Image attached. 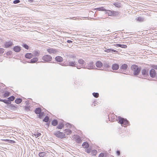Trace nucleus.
Segmentation results:
<instances>
[{
    "mask_svg": "<svg viewBox=\"0 0 157 157\" xmlns=\"http://www.w3.org/2000/svg\"><path fill=\"white\" fill-rule=\"evenodd\" d=\"M78 63H77V68L78 69H80L81 68H86V63L84 60L82 59H79L78 60Z\"/></svg>",
    "mask_w": 157,
    "mask_h": 157,
    "instance_id": "nucleus-3",
    "label": "nucleus"
},
{
    "mask_svg": "<svg viewBox=\"0 0 157 157\" xmlns=\"http://www.w3.org/2000/svg\"><path fill=\"white\" fill-rule=\"evenodd\" d=\"M58 124V121L56 119H54L52 121V124L53 126H56Z\"/></svg>",
    "mask_w": 157,
    "mask_h": 157,
    "instance_id": "nucleus-29",
    "label": "nucleus"
},
{
    "mask_svg": "<svg viewBox=\"0 0 157 157\" xmlns=\"http://www.w3.org/2000/svg\"><path fill=\"white\" fill-rule=\"evenodd\" d=\"M13 45V43L11 41H8L5 43V48H8L10 47Z\"/></svg>",
    "mask_w": 157,
    "mask_h": 157,
    "instance_id": "nucleus-14",
    "label": "nucleus"
},
{
    "mask_svg": "<svg viewBox=\"0 0 157 157\" xmlns=\"http://www.w3.org/2000/svg\"><path fill=\"white\" fill-rule=\"evenodd\" d=\"M128 67V65L126 64H123L120 67L121 69L124 70H126Z\"/></svg>",
    "mask_w": 157,
    "mask_h": 157,
    "instance_id": "nucleus-21",
    "label": "nucleus"
},
{
    "mask_svg": "<svg viewBox=\"0 0 157 157\" xmlns=\"http://www.w3.org/2000/svg\"><path fill=\"white\" fill-rule=\"evenodd\" d=\"M4 50L3 48H0V53H3L4 52Z\"/></svg>",
    "mask_w": 157,
    "mask_h": 157,
    "instance_id": "nucleus-50",
    "label": "nucleus"
},
{
    "mask_svg": "<svg viewBox=\"0 0 157 157\" xmlns=\"http://www.w3.org/2000/svg\"><path fill=\"white\" fill-rule=\"evenodd\" d=\"M9 107L11 109L15 110L17 109V105H14L12 104H10L9 105Z\"/></svg>",
    "mask_w": 157,
    "mask_h": 157,
    "instance_id": "nucleus-24",
    "label": "nucleus"
},
{
    "mask_svg": "<svg viewBox=\"0 0 157 157\" xmlns=\"http://www.w3.org/2000/svg\"><path fill=\"white\" fill-rule=\"evenodd\" d=\"M54 134L57 137L61 139L65 137V134L63 132H61L59 131L55 132Z\"/></svg>",
    "mask_w": 157,
    "mask_h": 157,
    "instance_id": "nucleus-5",
    "label": "nucleus"
},
{
    "mask_svg": "<svg viewBox=\"0 0 157 157\" xmlns=\"http://www.w3.org/2000/svg\"><path fill=\"white\" fill-rule=\"evenodd\" d=\"M97 103H98V102L96 101H94L92 103V105H94V106H96V104H97Z\"/></svg>",
    "mask_w": 157,
    "mask_h": 157,
    "instance_id": "nucleus-51",
    "label": "nucleus"
},
{
    "mask_svg": "<svg viewBox=\"0 0 157 157\" xmlns=\"http://www.w3.org/2000/svg\"><path fill=\"white\" fill-rule=\"evenodd\" d=\"M96 65L98 67H101L103 65L102 63L100 61H97L96 63Z\"/></svg>",
    "mask_w": 157,
    "mask_h": 157,
    "instance_id": "nucleus-23",
    "label": "nucleus"
},
{
    "mask_svg": "<svg viewBox=\"0 0 157 157\" xmlns=\"http://www.w3.org/2000/svg\"><path fill=\"white\" fill-rule=\"evenodd\" d=\"M82 146L84 148H87L89 147V145L87 142H86L83 143Z\"/></svg>",
    "mask_w": 157,
    "mask_h": 157,
    "instance_id": "nucleus-26",
    "label": "nucleus"
},
{
    "mask_svg": "<svg viewBox=\"0 0 157 157\" xmlns=\"http://www.w3.org/2000/svg\"><path fill=\"white\" fill-rule=\"evenodd\" d=\"M117 120L122 126L124 127L128 126L129 124V122L126 119L120 116L117 117Z\"/></svg>",
    "mask_w": 157,
    "mask_h": 157,
    "instance_id": "nucleus-1",
    "label": "nucleus"
},
{
    "mask_svg": "<svg viewBox=\"0 0 157 157\" xmlns=\"http://www.w3.org/2000/svg\"><path fill=\"white\" fill-rule=\"evenodd\" d=\"M22 101V99L20 98H17L15 99V102L17 104H19Z\"/></svg>",
    "mask_w": 157,
    "mask_h": 157,
    "instance_id": "nucleus-32",
    "label": "nucleus"
},
{
    "mask_svg": "<svg viewBox=\"0 0 157 157\" xmlns=\"http://www.w3.org/2000/svg\"><path fill=\"white\" fill-rule=\"evenodd\" d=\"M33 55L31 53H27L25 55V57L26 58L30 59L33 57Z\"/></svg>",
    "mask_w": 157,
    "mask_h": 157,
    "instance_id": "nucleus-22",
    "label": "nucleus"
},
{
    "mask_svg": "<svg viewBox=\"0 0 157 157\" xmlns=\"http://www.w3.org/2000/svg\"><path fill=\"white\" fill-rule=\"evenodd\" d=\"M20 0H15L13 1V3L14 4H17L20 3Z\"/></svg>",
    "mask_w": 157,
    "mask_h": 157,
    "instance_id": "nucleus-48",
    "label": "nucleus"
},
{
    "mask_svg": "<svg viewBox=\"0 0 157 157\" xmlns=\"http://www.w3.org/2000/svg\"><path fill=\"white\" fill-rule=\"evenodd\" d=\"M107 21H108V18L107 17L103 19L102 21H103V22H104V21L107 22Z\"/></svg>",
    "mask_w": 157,
    "mask_h": 157,
    "instance_id": "nucleus-55",
    "label": "nucleus"
},
{
    "mask_svg": "<svg viewBox=\"0 0 157 157\" xmlns=\"http://www.w3.org/2000/svg\"><path fill=\"white\" fill-rule=\"evenodd\" d=\"M33 134L34 136H36V138L40 136L41 135L40 133L39 132H35Z\"/></svg>",
    "mask_w": 157,
    "mask_h": 157,
    "instance_id": "nucleus-35",
    "label": "nucleus"
},
{
    "mask_svg": "<svg viewBox=\"0 0 157 157\" xmlns=\"http://www.w3.org/2000/svg\"><path fill=\"white\" fill-rule=\"evenodd\" d=\"M67 42L69 43H71L72 42V41L71 40H67Z\"/></svg>",
    "mask_w": 157,
    "mask_h": 157,
    "instance_id": "nucleus-57",
    "label": "nucleus"
},
{
    "mask_svg": "<svg viewBox=\"0 0 157 157\" xmlns=\"http://www.w3.org/2000/svg\"><path fill=\"white\" fill-rule=\"evenodd\" d=\"M66 127L69 128H72V126L70 123H67L66 124Z\"/></svg>",
    "mask_w": 157,
    "mask_h": 157,
    "instance_id": "nucleus-46",
    "label": "nucleus"
},
{
    "mask_svg": "<svg viewBox=\"0 0 157 157\" xmlns=\"http://www.w3.org/2000/svg\"><path fill=\"white\" fill-rule=\"evenodd\" d=\"M59 64L62 66H68V63L67 61L66 62H64L63 63H59Z\"/></svg>",
    "mask_w": 157,
    "mask_h": 157,
    "instance_id": "nucleus-34",
    "label": "nucleus"
},
{
    "mask_svg": "<svg viewBox=\"0 0 157 157\" xmlns=\"http://www.w3.org/2000/svg\"><path fill=\"white\" fill-rule=\"evenodd\" d=\"M137 20L140 22H142L144 20V18L142 17H138L137 19Z\"/></svg>",
    "mask_w": 157,
    "mask_h": 157,
    "instance_id": "nucleus-43",
    "label": "nucleus"
},
{
    "mask_svg": "<svg viewBox=\"0 0 157 157\" xmlns=\"http://www.w3.org/2000/svg\"><path fill=\"white\" fill-rule=\"evenodd\" d=\"M131 69L133 71L134 75L136 76L138 75L141 71L140 68L137 65L135 64L132 65L131 67Z\"/></svg>",
    "mask_w": 157,
    "mask_h": 157,
    "instance_id": "nucleus-2",
    "label": "nucleus"
},
{
    "mask_svg": "<svg viewBox=\"0 0 157 157\" xmlns=\"http://www.w3.org/2000/svg\"><path fill=\"white\" fill-rule=\"evenodd\" d=\"M63 133L65 134V136L70 135L72 133L71 130L67 129H65Z\"/></svg>",
    "mask_w": 157,
    "mask_h": 157,
    "instance_id": "nucleus-16",
    "label": "nucleus"
},
{
    "mask_svg": "<svg viewBox=\"0 0 157 157\" xmlns=\"http://www.w3.org/2000/svg\"><path fill=\"white\" fill-rule=\"evenodd\" d=\"M40 52L39 50L34 51L33 52L34 56L35 57L38 56L40 55Z\"/></svg>",
    "mask_w": 157,
    "mask_h": 157,
    "instance_id": "nucleus-31",
    "label": "nucleus"
},
{
    "mask_svg": "<svg viewBox=\"0 0 157 157\" xmlns=\"http://www.w3.org/2000/svg\"><path fill=\"white\" fill-rule=\"evenodd\" d=\"M86 68L90 70L94 69L95 66L94 65V63L93 61H90L87 63V65L86 66Z\"/></svg>",
    "mask_w": 157,
    "mask_h": 157,
    "instance_id": "nucleus-7",
    "label": "nucleus"
},
{
    "mask_svg": "<svg viewBox=\"0 0 157 157\" xmlns=\"http://www.w3.org/2000/svg\"><path fill=\"white\" fill-rule=\"evenodd\" d=\"M22 46L27 49H28L29 48V46L26 44H23Z\"/></svg>",
    "mask_w": 157,
    "mask_h": 157,
    "instance_id": "nucleus-44",
    "label": "nucleus"
},
{
    "mask_svg": "<svg viewBox=\"0 0 157 157\" xmlns=\"http://www.w3.org/2000/svg\"><path fill=\"white\" fill-rule=\"evenodd\" d=\"M109 6H110L113 5H114L115 6L118 7L120 8L121 6V4L120 3L118 2H112L109 1Z\"/></svg>",
    "mask_w": 157,
    "mask_h": 157,
    "instance_id": "nucleus-6",
    "label": "nucleus"
},
{
    "mask_svg": "<svg viewBox=\"0 0 157 157\" xmlns=\"http://www.w3.org/2000/svg\"><path fill=\"white\" fill-rule=\"evenodd\" d=\"M64 127V124L62 123H60L59 124L58 126H56V128L59 129H62Z\"/></svg>",
    "mask_w": 157,
    "mask_h": 157,
    "instance_id": "nucleus-27",
    "label": "nucleus"
},
{
    "mask_svg": "<svg viewBox=\"0 0 157 157\" xmlns=\"http://www.w3.org/2000/svg\"><path fill=\"white\" fill-rule=\"evenodd\" d=\"M42 59L45 62L49 63L52 60V57L50 55H46L44 56Z\"/></svg>",
    "mask_w": 157,
    "mask_h": 157,
    "instance_id": "nucleus-4",
    "label": "nucleus"
},
{
    "mask_svg": "<svg viewBox=\"0 0 157 157\" xmlns=\"http://www.w3.org/2000/svg\"><path fill=\"white\" fill-rule=\"evenodd\" d=\"M91 153L94 155H96L97 153V151L96 150H93L91 151Z\"/></svg>",
    "mask_w": 157,
    "mask_h": 157,
    "instance_id": "nucleus-45",
    "label": "nucleus"
},
{
    "mask_svg": "<svg viewBox=\"0 0 157 157\" xmlns=\"http://www.w3.org/2000/svg\"><path fill=\"white\" fill-rule=\"evenodd\" d=\"M119 13L117 11H115L109 10V16H117Z\"/></svg>",
    "mask_w": 157,
    "mask_h": 157,
    "instance_id": "nucleus-10",
    "label": "nucleus"
},
{
    "mask_svg": "<svg viewBox=\"0 0 157 157\" xmlns=\"http://www.w3.org/2000/svg\"><path fill=\"white\" fill-rule=\"evenodd\" d=\"M2 99H0V101H2Z\"/></svg>",
    "mask_w": 157,
    "mask_h": 157,
    "instance_id": "nucleus-64",
    "label": "nucleus"
},
{
    "mask_svg": "<svg viewBox=\"0 0 157 157\" xmlns=\"http://www.w3.org/2000/svg\"><path fill=\"white\" fill-rule=\"evenodd\" d=\"M115 46H116L117 47H120L121 48H127V46L125 45H123V44H116V45H114Z\"/></svg>",
    "mask_w": 157,
    "mask_h": 157,
    "instance_id": "nucleus-20",
    "label": "nucleus"
},
{
    "mask_svg": "<svg viewBox=\"0 0 157 157\" xmlns=\"http://www.w3.org/2000/svg\"><path fill=\"white\" fill-rule=\"evenodd\" d=\"M75 139L76 142L78 143H80L82 142L81 139L78 135H76Z\"/></svg>",
    "mask_w": 157,
    "mask_h": 157,
    "instance_id": "nucleus-18",
    "label": "nucleus"
},
{
    "mask_svg": "<svg viewBox=\"0 0 157 157\" xmlns=\"http://www.w3.org/2000/svg\"><path fill=\"white\" fill-rule=\"evenodd\" d=\"M109 157H114V156L112 155H110L109 157Z\"/></svg>",
    "mask_w": 157,
    "mask_h": 157,
    "instance_id": "nucleus-63",
    "label": "nucleus"
},
{
    "mask_svg": "<svg viewBox=\"0 0 157 157\" xmlns=\"http://www.w3.org/2000/svg\"><path fill=\"white\" fill-rule=\"evenodd\" d=\"M67 61L68 66L77 67V63L76 62H75L74 60L73 61H71L70 60H68Z\"/></svg>",
    "mask_w": 157,
    "mask_h": 157,
    "instance_id": "nucleus-8",
    "label": "nucleus"
},
{
    "mask_svg": "<svg viewBox=\"0 0 157 157\" xmlns=\"http://www.w3.org/2000/svg\"><path fill=\"white\" fill-rule=\"evenodd\" d=\"M5 101V99H2V102H4V101Z\"/></svg>",
    "mask_w": 157,
    "mask_h": 157,
    "instance_id": "nucleus-60",
    "label": "nucleus"
},
{
    "mask_svg": "<svg viewBox=\"0 0 157 157\" xmlns=\"http://www.w3.org/2000/svg\"><path fill=\"white\" fill-rule=\"evenodd\" d=\"M110 38H109V43H112L114 41L113 40H109V39Z\"/></svg>",
    "mask_w": 157,
    "mask_h": 157,
    "instance_id": "nucleus-56",
    "label": "nucleus"
},
{
    "mask_svg": "<svg viewBox=\"0 0 157 157\" xmlns=\"http://www.w3.org/2000/svg\"><path fill=\"white\" fill-rule=\"evenodd\" d=\"M38 60V58L37 57H36L33 58L31 59L30 62H28L31 63H34L36 62Z\"/></svg>",
    "mask_w": 157,
    "mask_h": 157,
    "instance_id": "nucleus-25",
    "label": "nucleus"
},
{
    "mask_svg": "<svg viewBox=\"0 0 157 157\" xmlns=\"http://www.w3.org/2000/svg\"><path fill=\"white\" fill-rule=\"evenodd\" d=\"M106 67H108V64H106Z\"/></svg>",
    "mask_w": 157,
    "mask_h": 157,
    "instance_id": "nucleus-62",
    "label": "nucleus"
},
{
    "mask_svg": "<svg viewBox=\"0 0 157 157\" xmlns=\"http://www.w3.org/2000/svg\"><path fill=\"white\" fill-rule=\"evenodd\" d=\"M106 52H108V49L105 50V51Z\"/></svg>",
    "mask_w": 157,
    "mask_h": 157,
    "instance_id": "nucleus-61",
    "label": "nucleus"
},
{
    "mask_svg": "<svg viewBox=\"0 0 157 157\" xmlns=\"http://www.w3.org/2000/svg\"><path fill=\"white\" fill-rule=\"evenodd\" d=\"M112 68L113 70H117L119 68V66L117 64H113L112 65Z\"/></svg>",
    "mask_w": 157,
    "mask_h": 157,
    "instance_id": "nucleus-19",
    "label": "nucleus"
},
{
    "mask_svg": "<svg viewBox=\"0 0 157 157\" xmlns=\"http://www.w3.org/2000/svg\"><path fill=\"white\" fill-rule=\"evenodd\" d=\"M39 114V117L41 119H42L44 116V113L43 112H41V111Z\"/></svg>",
    "mask_w": 157,
    "mask_h": 157,
    "instance_id": "nucleus-36",
    "label": "nucleus"
},
{
    "mask_svg": "<svg viewBox=\"0 0 157 157\" xmlns=\"http://www.w3.org/2000/svg\"><path fill=\"white\" fill-rule=\"evenodd\" d=\"M93 96L95 98H97L99 96V94L98 93L94 92L93 93Z\"/></svg>",
    "mask_w": 157,
    "mask_h": 157,
    "instance_id": "nucleus-41",
    "label": "nucleus"
},
{
    "mask_svg": "<svg viewBox=\"0 0 157 157\" xmlns=\"http://www.w3.org/2000/svg\"><path fill=\"white\" fill-rule=\"evenodd\" d=\"M25 109H26L27 110H28H28H29V107H25Z\"/></svg>",
    "mask_w": 157,
    "mask_h": 157,
    "instance_id": "nucleus-59",
    "label": "nucleus"
},
{
    "mask_svg": "<svg viewBox=\"0 0 157 157\" xmlns=\"http://www.w3.org/2000/svg\"><path fill=\"white\" fill-rule=\"evenodd\" d=\"M118 52L116 50L112 49V48H109V53L112 52Z\"/></svg>",
    "mask_w": 157,
    "mask_h": 157,
    "instance_id": "nucleus-33",
    "label": "nucleus"
},
{
    "mask_svg": "<svg viewBox=\"0 0 157 157\" xmlns=\"http://www.w3.org/2000/svg\"><path fill=\"white\" fill-rule=\"evenodd\" d=\"M116 153L117 155L118 156H119L120 155V151L119 150H117L116 151Z\"/></svg>",
    "mask_w": 157,
    "mask_h": 157,
    "instance_id": "nucleus-54",
    "label": "nucleus"
},
{
    "mask_svg": "<svg viewBox=\"0 0 157 157\" xmlns=\"http://www.w3.org/2000/svg\"><path fill=\"white\" fill-rule=\"evenodd\" d=\"M104 156V154L103 153H101L100 154L98 157H103Z\"/></svg>",
    "mask_w": 157,
    "mask_h": 157,
    "instance_id": "nucleus-52",
    "label": "nucleus"
},
{
    "mask_svg": "<svg viewBox=\"0 0 157 157\" xmlns=\"http://www.w3.org/2000/svg\"><path fill=\"white\" fill-rule=\"evenodd\" d=\"M15 98V97L13 96H11L10 97H9L8 98V99H9L10 101H13Z\"/></svg>",
    "mask_w": 157,
    "mask_h": 157,
    "instance_id": "nucleus-37",
    "label": "nucleus"
},
{
    "mask_svg": "<svg viewBox=\"0 0 157 157\" xmlns=\"http://www.w3.org/2000/svg\"><path fill=\"white\" fill-rule=\"evenodd\" d=\"M4 140L5 141H6V142H7L8 143H10L11 144H13V143H15V141L13 140H10L4 139V140Z\"/></svg>",
    "mask_w": 157,
    "mask_h": 157,
    "instance_id": "nucleus-30",
    "label": "nucleus"
},
{
    "mask_svg": "<svg viewBox=\"0 0 157 157\" xmlns=\"http://www.w3.org/2000/svg\"><path fill=\"white\" fill-rule=\"evenodd\" d=\"M47 51L50 54H55L58 52L56 49L52 48H49L47 49Z\"/></svg>",
    "mask_w": 157,
    "mask_h": 157,
    "instance_id": "nucleus-9",
    "label": "nucleus"
},
{
    "mask_svg": "<svg viewBox=\"0 0 157 157\" xmlns=\"http://www.w3.org/2000/svg\"><path fill=\"white\" fill-rule=\"evenodd\" d=\"M150 75L152 78H154L155 76H156V71L153 69H151L150 71Z\"/></svg>",
    "mask_w": 157,
    "mask_h": 157,
    "instance_id": "nucleus-11",
    "label": "nucleus"
},
{
    "mask_svg": "<svg viewBox=\"0 0 157 157\" xmlns=\"http://www.w3.org/2000/svg\"><path fill=\"white\" fill-rule=\"evenodd\" d=\"M4 103L7 105H10L11 104V102L8 99V100L5 99Z\"/></svg>",
    "mask_w": 157,
    "mask_h": 157,
    "instance_id": "nucleus-39",
    "label": "nucleus"
},
{
    "mask_svg": "<svg viewBox=\"0 0 157 157\" xmlns=\"http://www.w3.org/2000/svg\"><path fill=\"white\" fill-rule=\"evenodd\" d=\"M85 151L88 153H90L91 152V149L90 148H87L86 150H85Z\"/></svg>",
    "mask_w": 157,
    "mask_h": 157,
    "instance_id": "nucleus-47",
    "label": "nucleus"
},
{
    "mask_svg": "<svg viewBox=\"0 0 157 157\" xmlns=\"http://www.w3.org/2000/svg\"><path fill=\"white\" fill-rule=\"evenodd\" d=\"M28 1L29 2L32 3L33 2V0H28Z\"/></svg>",
    "mask_w": 157,
    "mask_h": 157,
    "instance_id": "nucleus-58",
    "label": "nucleus"
},
{
    "mask_svg": "<svg viewBox=\"0 0 157 157\" xmlns=\"http://www.w3.org/2000/svg\"><path fill=\"white\" fill-rule=\"evenodd\" d=\"M48 153V151H46L45 152H41L39 153L38 155L40 157H46Z\"/></svg>",
    "mask_w": 157,
    "mask_h": 157,
    "instance_id": "nucleus-13",
    "label": "nucleus"
},
{
    "mask_svg": "<svg viewBox=\"0 0 157 157\" xmlns=\"http://www.w3.org/2000/svg\"><path fill=\"white\" fill-rule=\"evenodd\" d=\"M55 60L57 62H61L63 61V59L62 57L59 56H58L55 57Z\"/></svg>",
    "mask_w": 157,
    "mask_h": 157,
    "instance_id": "nucleus-15",
    "label": "nucleus"
},
{
    "mask_svg": "<svg viewBox=\"0 0 157 157\" xmlns=\"http://www.w3.org/2000/svg\"><path fill=\"white\" fill-rule=\"evenodd\" d=\"M149 70L147 68H145L142 70L141 73L143 75L146 76L148 75Z\"/></svg>",
    "mask_w": 157,
    "mask_h": 157,
    "instance_id": "nucleus-12",
    "label": "nucleus"
},
{
    "mask_svg": "<svg viewBox=\"0 0 157 157\" xmlns=\"http://www.w3.org/2000/svg\"><path fill=\"white\" fill-rule=\"evenodd\" d=\"M41 111V109L39 107L36 108L35 110V112L36 114H39Z\"/></svg>",
    "mask_w": 157,
    "mask_h": 157,
    "instance_id": "nucleus-28",
    "label": "nucleus"
},
{
    "mask_svg": "<svg viewBox=\"0 0 157 157\" xmlns=\"http://www.w3.org/2000/svg\"><path fill=\"white\" fill-rule=\"evenodd\" d=\"M69 57L70 58H73L74 59L76 58V56L74 55H70Z\"/></svg>",
    "mask_w": 157,
    "mask_h": 157,
    "instance_id": "nucleus-53",
    "label": "nucleus"
},
{
    "mask_svg": "<svg viewBox=\"0 0 157 157\" xmlns=\"http://www.w3.org/2000/svg\"><path fill=\"white\" fill-rule=\"evenodd\" d=\"M12 53V52L11 51H9L7 52L6 53V55L7 56L11 55Z\"/></svg>",
    "mask_w": 157,
    "mask_h": 157,
    "instance_id": "nucleus-49",
    "label": "nucleus"
},
{
    "mask_svg": "<svg viewBox=\"0 0 157 157\" xmlns=\"http://www.w3.org/2000/svg\"><path fill=\"white\" fill-rule=\"evenodd\" d=\"M13 50L16 52H19L21 50V47L19 46H15L13 47Z\"/></svg>",
    "mask_w": 157,
    "mask_h": 157,
    "instance_id": "nucleus-17",
    "label": "nucleus"
},
{
    "mask_svg": "<svg viewBox=\"0 0 157 157\" xmlns=\"http://www.w3.org/2000/svg\"><path fill=\"white\" fill-rule=\"evenodd\" d=\"M97 10L98 11H105L106 10L103 7H101L96 8Z\"/></svg>",
    "mask_w": 157,
    "mask_h": 157,
    "instance_id": "nucleus-42",
    "label": "nucleus"
},
{
    "mask_svg": "<svg viewBox=\"0 0 157 157\" xmlns=\"http://www.w3.org/2000/svg\"><path fill=\"white\" fill-rule=\"evenodd\" d=\"M49 119V117L47 116H46L43 119V121L47 122L48 121Z\"/></svg>",
    "mask_w": 157,
    "mask_h": 157,
    "instance_id": "nucleus-40",
    "label": "nucleus"
},
{
    "mask_svg": "<svg viewBox=\"0 0 157 157\" xmlns=\"http://www.w3.org/2000/svg\"><path fill=\"white\" fill-rule=\"evenodd\" d=\"M10 95V92L8 91H6L5 93L4 94V96L5 98H6L8 97Z\"/></svg>",
    "mask_w": 157,
    "mask_h": 157,
    "instance_id": "nucleus-38",
    "label": "nucleus"
}]
</instances>
